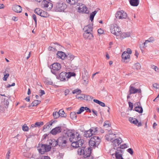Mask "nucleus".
<instances>
[{
    "mask_svg": "<svg viewBox=\"0 0 159 159\" xmlns=\"http://www.w3.org/2000/svg\"><path fill=\"white\" fill-rule=\"evenodd\" d=\"M66 134L69 137V140L71 142V146L77 148L81 147L84 143V141L81 139V135L79 133H73L70 131L67 132Z\"/></svg>",
    "mask_w": 159,
    "mask_h": 159,
    "instance_id": "obj_1",
    "label": "nucleus"
},
{
    "mask_svg": "<svg viewBox=\"0 0 159 159\" xmlns=\"http://www.w3.org/2000/svg\"><path fill=\"white\" fill-rule=\"evenodd\" d=\"M100 142V139L99 137L94 136L92 137L89 141V146L91 147H98Z\"/></svg>",
    "mask_w": 159,
    "mask_h": 159,
    "instance_id": "obj_2",
    "label": "nucleus"
},
{
    "mask_svg": "<svg viewBox=\"0 0 159 159\" xmlns=\"http://www.w3.org/2000/svg\"><path fill=\"white\" fill-rule=\"evenodd\" d=\"M110 30L111 33L119 37L120 34L121 30L120 27L116 24H112L110 26Z\"/></svg>",
    "mask_w": 159,
    "mask_h": 159,
    "instance_id": "obj_3",
    "label": "nucleus"
},
{
    "mask_svg": "<svg viewBox=\"0 0 159 159\" xmlns=\"http://www.w3.org/2000/svg\"><path fill=\"white\" fill-rule=\"evenodd\" d=\"M67 6L65 3L63 2L57 3L54 7L55 11L62 12L66 8Z\"/></svg>",
    "mask_w": 159,
    "mask_h": 159,
    "instance_id": "obj_4",
    "label": "nucleus"
},
{
    "mask_svg": "<svg viewBox=\"0 0 159 159\" xmlns=\"http://www.w3.org/2000/svg\"><path fill=\"white\" fill-rule=\"evenodd\" d=\"M127 14L124 11H118L115 14V16L119 19H125L127 17Z\"/></svg>",
    "mask_w": 159,
    "mask_h": 159,
    "instance_id": "obj_5",
    "label": "nucleus"
},
{
    "mask_svg": "<svg viewBox=\"0 0 159 159\" xmlns=\"http://www.w3.org/2000/svg\"><path fill=\"white\" fill-rule=\"evenodd\" d=\"M67 139L65 137H60L57 139L58 145L60 146L65 147L66 145Z\"/></svg>",
    "mask_w": 159,
    "mask_h": 159,
    "instance_id": "obj_6",
    "label": "nucleus"
},
{
    "mask_svg": "<svg viewBox=\"0 0 159 159\" xmlns=\"http://www.w3.org/2000/svg\"><path fill=\"white\" fill-rule=\"evenodd\" d=\"M52 69L51 72L53 74H55L56 72L59 70L61 68V66L58 63H54L52 65Z\"/></svg>",
    "mask_w": 159,
    "mask_h": 159,
    "instance_id": "obj_7",
    "label": "nucleus"
},
{
    "mask_svg": "<svg viewBox=\"0 0 159 159\" xmlns=\"http://www.w3.org/2000/svg\"><path fill=\"white\" fill-rule=\"evenodd\" d=\"M130 55L126 51H124L122 55V61L125 63H127L129 61Z\"/></svg>",
    "mask_w": 159,
    "mask_h": 159,
    "instance_id": "obj_8",
    "label": "nucleus"
},
{
    "mask_svg": "<svg viewBox=\"0 0 159 159\" xmlns=\"http://www.w3.org/2000/svg\"><path fill=\"white\" fill-rule=\"evenodd\" d=\"M42 5L43 7L46 8L48 10H51L53 7L52 3L46 0H43L42 2Z\"/></svg>",
    "mask_w": 159,
    "mask_h": 159,
    "instance_id": "obj_9",
    "label": "nucleus"
},
{
    "mask_svg": "<svg viewBox=\"0 0 159 159\" xmlns=\"http://www.w3.org/2000/svg\"><path fill=\"white\" fill-rule=\"evenodd\" d=\"M91 153V150L89 147L87 148H84L83 155L84 158H86L90 156Z\"/></svg>",
    "mask_w": 159,
    "mask_h": 159,
    "instance_id": "obj_10",
    "label": "nucleus"
},
{
    "mask_svg": "<svg viewBox=\"0 0 159 159\" xmlns=\"http://www.w3.org/2000/svg\"><path fill=\"white\" fill-rule=\"evenodd\" d=\"M141 90L140 89H136L132 86L131 84L129 87V94L131 95L132 94H134L137 93H140Z\"/></svg>",
    "mask_w": 159,
    "mask_h": 159,
    "instance_id": "obj_11",
    "label": "nucleus"
},
{
    "mask_svg": "<svg viewBox=\"0 0 159 159\" xmlns=\"http://www.w3.org/2000/svg\"><path fill=\"white\" fill-rule=\"evenodd\" d=\"M121 142L122 139L120 138L115 139L112 141V144L114 147L119 146Z\"/></svg>",
    "mask_w": 159,
    "mask_h": 159,
    "instance_id": "obj_12",
    "label": "nucleus"
},
{
    "mask_svg": "<svg viewBox=\"0 0 159 159\" xmlns=\"http://www.w3.org/2000/svg\"><path fill=\"white\" fill-rule=\"evenodd\" d=\"M140 103L139 102H137L134 104L135 107L134 110L135 111L141 113L143 112V109L141 107L139 106Z\"/></svg>",
    "mask_w": 159,
    "mask_h": 159,
    "instance_id": "obj_13",
    "label": "nucleus"
},
{
    "mask_svg": "<svg viewBox=\"0 0 159 159\" xmlns=\"http://www.w3.org/2000/svg\"><path fill=\"white\" fill-rule=\"evenodd\" d=\"M83 36L84 37L85 39H91L93 38V35L91 32H89L84 31Z\"/></svg>",
    "mask_w": 159,
    "mask_h": 159,
    "instance_id": "obj_14",
    "label": "nucleus"
},
{
    "mask_svg": "<svg viewBox=\"0 0 159 159\" xmlns=\"http://www.w3.org/2000/svg\"><path fill=\"white\" fill-rule=\"evenodd\" d=\"M62 131V129L61 127H56L53 129L51 131V133L52 135H55L57 134L60 133Z\"/></svg>",
    "mask_w": 159,
    "mask_h": 159,
    "instance_id": "obj_15",
    "label": "nucleus"
},
{
    "mask_svg": "<svg viewBox=\"0 0 159 159\" xmlns=\"http://www.w3.org/2000/svg\"><path fill=\"white\" fill-rule=\"evenodd\" d=\"M12 10L15 12L17 13H20L22 11L21 7L18 5H14L12 7Z\"/></svg>",
    "mask_w": 159,
    "mask_h": 159,
    "instance_id": "obj_16",
    "label": "nucleus"
},
{
    "mask_svg": "<svg viewBox=\"0 0 159 159\" xmlns=\"http://www.w3.org/2000/svg\"><path fill=\"white\" fill-rule=\"evenodd\" d=\"M38 150L40 153L42 154H44L46 152L44 144H39Z\"/></svg>",
    "mask_w": 159,
    "mask_h": 159,
    "instance_id": "obj_17",
    "label": "nucleus"
},
{
    "mask_svg": "<svg viewBox=\"0 0 159 159\" xmlns=\"http://www.w3.org/2000/svg\"><path fill=\"white\" fill-rule=\"evenodd\" d=\"M130 35V33L129 32H124L122 33L120 31V34L119 37H117V38H122L124 39L126 37H128Z\"/></svg>",
    "mask_w": 159,
    "mask_h": 159,
    "instance_id": "obj_18",
    "label": "nucleus"
},
{
    "mask_svg": "<svg viewBox=\"0 0 159 159\" xmlns=\"http://www.w3.org/2000/svg\"><path fill=\"white\" fill-rule=\"evenodd\" d=\"M79 4V5L80 6V7H78V10H79L80 12H84L85 13H87V8L84 5H80V3Z\"/></svg>",
    "mask_w": 159,
    "mask_h": 159,
    "instance_id": "obj_19",
    "label": "nucleus"
},
{
    "mask_svg": "<svg viewBox=\"0 0 159 159\" xmlns=\"http://www.w3.org/2000/svg\"><path fill=\"white\" fill-rule=\"evenodd\" d=\"M67 76V73L65 72H62L59 75V78L61 81H64L66 80V78L68 79Z\"/></svg>",
    "mask_w": 159,
    "mask_h": 159,
    "instance_id": "obj_20",
    "label": "nucleus"
},
{
    "mask_svg": "<svg viewBox=\"0 0 159 159\" xmlns=\"http://www.w3.org/2000/svg\"><path fill=\"white\" fill-rule=\"evenodd\" d=\"M149 43V40L148 39L146 40L144 43H142L141 44H139L140 48L142 52L143 49L145 48L148 46Z\"/></svg>",
    "mask_w": 159,
    "mask_h": 159,
    "instance_id": "obj_21",
    "label": "nucleus"
},
{
    "mask_svg": "<svg viewBox=\"0 0 159 159\" xmlns=\"http://www.w3.org/2000/svg\"><path fill=\"white\" fill-rule=\"evenodd\" d=\"M57 55L58 57L62 59H64L66 57L65 53L61 51L58 52Z\"/></svg>",
    "mask_w": 159,
    "mask_h": 159,
    "instance_id": "obj_22",
    "label": "nucleus"
},
{
    "mask_svg": "<svg viewBox=\"0 0 159 159\" xmlns=\"http://www.w3.org/2000/svg\"><path fill=\"white\" fill-rule=\"evenodd\" d=\"M115 135L113 133L106 134L105 136L106 139L108 141H111L114 137Z\"/></svg>",
    "mask_w": 159,
    "mask_h": 159,
    "instance_id": "obj_23",
    "label": "nucleus"
},
{
    "mask_svg": "<svg viewBox=\"0 0 159 159\" xmlns=\"http://www.w3.org/2000/svg\"><path fill=\"white\" fill-rule=\"evenodd\" d=\"M130 5L133 6H137L139 4V0H129Z\"/></svg>",
    "mask_w": 159,
    "mask_h": 159,
    "instance_id": "obj_24",
    "label": "nucleus"
},
{
    "mask_svg": "<svg viewBox=\"0 0 159 159\" xmlns=\"http://www.w3.org/2000/svg\"><path fill=\"white\" fill-rule=\"evenodd\" d=\"M93 135L92 133L91 132V130L89 129L84 132V136L85 137L88 138L91 137Z\"/></svg>",
    "mask_w": 159,
    "mask_h": 159,
    "instance_id": "obj_25",
    "label": "nucleus"
},
{
    "mask_svg": "<svg viewBox=\"0 0 159 159\" xmlns=\"http://www.w3.org/2000/svg\"><path fill=\"white\" fill-rule=\"evenodd\" d=\"M83 30H85L84 31L91 32L92 31L93 28L91 25H89L84 27Z\"/></svg>",
    "mask_w": 159,
    "mask_h": 159,
    "instance_id": "obj_26",
    "label": "nucleus"
},
{
    "mask_svg": "<svg viewBox=\"0 0 159 159\" xmlns=\"http://www.w3.org/2000/svg\"><path fill=\"white\" fill-rule=\"evenodd\" d=\"M49 144L52 146V147H54L56 146L57 145H58V141L55 140V139L51 140V142H49Z\"/></svg>",
    "mask_w": 159,
    "mask_h": 159,
    "instance_id": "obj_27",
    "label": "nucleus"
},
{
    "mask_svg": "<svg viewBox=\"0 0 159 159\" xmlns=\"http://www.w3.org/2000/svg\"><path fill=\"white\" fill-rule=\"evenodd\" d=\"M66 1L67 3L71 5H75L77 4L78 0H66Z\"/></svg>",
    "mask_w": 159,
    "mask_h": 159,
    "instance_id": "obj_28",
    "label": "nucleus"
},
{
    "mask_svg": "<svg viewBox=\"0 0 159 159\" xmlns=\"http://www.w3.org/2000/svg\"><path fill=\"white\" fill-rule=\"evenodd\" d=\"M131 123L133 124L138 127L142 125V124L140 122H139L138 120L135 118V120H134L133 121L130 122Z\"/></svg>",
    "mask_w": 159,
    "mask_h": 159,
    "instance_id": "obj_29",
    "label": "nucleus"
},
{
    "mask_svg": "<svg viewBox=\"0 0 159 159\" xmlns=\"http://www.w3.org/2000/svg\"><path fill=\"white\" fill-rule=\"evenodd\" d=\"M97 13V11H95L90 14V19L91 21H92L93 20L94 17Z\"/></svg>",
    "mask_w": 159,
    "mask_h": 159,
    "instance_id": "obj_30",
    "label": "nucleus"
},
{
    "mask_svg": "<svg viewBox=\"0 0 159 159\" xmlns=\"http://www.w3.org/2000/svg\"><path fill=\"white\" fill-rule=\"evenodd\" d=\"M133 67L134 69L139 70L140 69L141 66L139 63H138L134 64L133 66Z\"/></svg>",
    "mask_w": 159,
    "mask_h": 159,
    "instance_id": "obj_31",
    "label": "nucleus"
},
{
    "mask_svg": "<svg viewBox=\"0 0 159 159\" xmlns=\"http://www.w3.org/2000/svg\"><path fill=\"white\" fill-rule=\"evenodd\" d=\"M40 102V101L38 100H34L32 103H31V105L32 107L36 106Z\"/></svg>",
    "mask_w": 159,
    "mask_h": 159,
    "instance_id": "obj_32",
    "label": "nucleus"
},
{
    "mask_svg": "<svg viewBox=\"0 0 159 159\" xmlns=\"http://www.w3.org/2000/svg\"><path fill=\"white\" fill-rule=\"evenodd\" d=\"M93 134H95L97 133L98 131L97 127H93L92 129H90Z\"/></svg>",
    "mask_w": 159,
    "mask_h": 159,
    "instance_id": "obj_33",
    "label": "nucleus"
},
{
    "mask_svg": "<svg viewBox=\"0 0 159 159\" xmlns=\"http://www.w3.org/2000/svg\"><path fill=\"white\" fill-rule=\"evenodd\" d=\"M93 98L92 97L90 96L89 95H85V98H84V100L87 101H91Z\"/></svg>",
    "mask_w": 159,
    "mask_h": 159,
    "instance_id": "obj_34",
    "label": "nucleus"
},
{
    "mask_svg": "<svg viewBox=\"0 0 159 159\" xmlns=\"http://www.w3.org/2000/svg\"><path fill=\"white\" fill-rule=\"evenodd\" d=\"M48 16V14L47 12L42 11L40 16L43 17H46Z\"/></svg>",
    "mask_w": 159,
    "mask_h": 159,
    "instance_id": "obj_35",
    "label": "nucleus"
},
{
    "mask_svg": "<svg viewBox=\"0 0 159 159\" xmlns=\"http://www.w3.org/2000/svg\"><path fill=\"white\" fill-rule=\"evenodd\" d=\"M4 76L3 78V80L4 81H6L7 78L9 77V75L8 73H6V71H5L3 72Z\"/></svg>",
    "mask_w": 159,
    "mask_h": 159,
    "instance_id": "obj_36",
    "label": "nucleus"
},
{
    "mask_svg": "<svg viewBox=\"0 0 159 159\" xmlns=\"http://www.w3.org/2000/svg\"><path fill=\"white\" fill-rule=\"evenodd\" d=\"M42 11V10H40L39 8H36L34 12L35 13L40 16Z\"/></svg>",
    "mask_w": 159,
    "mask_h": 159,
    "instance_id": "obj_37",
    "label": "nucleus"
},
{
    "mask_svg": "<svg viewBox=\"0 0 159 159\" xmlns=\"http://www.w3.org/2000/svg\"><path fill=\"white\" fill-rule=\"evenodd\" d=\"M29 128L26 124H24L22 126V130L25 131H28L29 130Z\"/></svg>",
    "mask_w": 159,
    "mask_h": 159,
    "instance_id": "obj_38",
    "label": "nucleus"
},
{
    "mask_svg": "<svg viewBox=\"0 0 159 159\" xmlns=\"http://www.w3.org/2000/svg\"><path fill=\"white\" fill-rule=\"evenodd\" d=\"M53 115L54 119H56L59 117V112H53Z\"/></svg>",
    "mask_w": 159,
    "mask_h": 159,
    "instance_id": "obj_39",
    "label": "nucleus"
},
{
    "mask_svg": "<svg viewBox=\"0 0 159 159\" xmlns=\"http://www.w3.org/2000/svg\"><path fill=\"white\" fill-rule=\"evenodd\" d=\"M116 159H124L122 157V154H118V152L117 154H115Z\"/></svg>",
    "mask_w": 159,
    "mask_h": 159,
    "instance_id": "obj_40",
    "label": "nucleus"
},
{
    "mask_svg": "<svg viewBox=\"0 0 159 159\" xmlns=\"http://www.w3.org/2000/svg\"><path fill=\"white\" fill-rule=\"evenodd\" d=\"M84 148H83V147L82 148H79L78 149V152L79 154L80 155L82 154L83 155Z\"/></svg>",
    "mask_w": 159,
    "mask_h": 159,
    "instance_id": "obj_41",
    "label": "nucleus"
},
{
    "mask_svg": "<svg viewBox=\"0 0 159 159\" xmlns=\"http://www.w3.org/2000/svg\"><path fill=\"white\" fill-rule=\"evenodd\" d=\"M36 127H40L43 125V122H37L35 123Z\"/></svg>",
    "mask_w": 159,
    "mask_h": 159,
    "instance_id": "obj_42",
    "label": "nucleus"
},
{
    "mask_svg": "<svg viewBox=\"0 0 159 159\" xmlns=\"http://www.w3.org/2000/svg\"><path fill=\"white\" fill-rule=\"evenodd\" d=\"M122 151L121 150V148L120 147H117V148L115 151V154H117L118 152V154H120L122 153Z\"/></svg>",
    "mask_w": 159,
    "mask_h": 159,
    "instance_id": "obj_43",
    "label": "nucleus"
},
{
    "mask_svg": "<svg viewBox=\"0 0 159 159\" xmlns=\"http://www.w3.org/2000/svg\"><path fill=\"white\" fill-rule=\"evenodd\" d=\"M81 91L79 89H75L72 91V93L73 94L76 93L78 94H79L80 93H81Z\"/></svg>",
    "mask_w": 159,
    "mask_h": 159,
    "instance_id": "obj_44",
    "label": "nucleus"
},
{
    "mask_svg": "<svg viewBox=\"0 0 159 159\" xmlns=\"http://www.w3.org/2000/svg\"><path fill=\"white\" fill-rule=\"evenodd\" d=\"M45 146V148L46 150V152H48L50 151L51 149V147L50 145H47V144H44Z\"/></svg>",
    "mask_w": 159,
    "mask_h": 159,
    "instance_id": "obj_45",
    "label": "nucleus"
},
{
    "mask_svg": "<svg viewBox=\"0 0 159 159\" xmlns=\"http://www.w3.org/2000/svg\"><path fill=\"white\" fill-rule=\"evenodd\" d=\"M75 75V74L74 73L69 72L67 73V77L68 78H70L71 76H74Z\"/></svg>",
    "mask_w": 159,
    "mask_h": 159,
    "instance_id": "obj_46",
    "label": "nucleus"
},
{
    "mask_svg": "<svg viewBox=\"0 0 159 159\" xmlns=\"http://www.w3.org/2000/svg\"><path fill=\"white\" fill-rule=\"evenodd\" d=\"M50 129V126L47 125V124L46 125H44L43 127V130L45 131H46Z\"/></svg>",
    "mask_w": 159,
    "mask_h": 159,
    "instance_id": "obj_47",
    "label": "nucleus"
},
{
    "mask_svg": "<svg viewBox=\"0 0 159 159\" xmlns=\"http://www.w3.org/2000/svg\"><path fill=\"white\" fill-rule=\"evenodd\" d=\"M151 67L152 69H154L156 72H159V69L157 66L154 65H152L151 66Z\"/></svg>",
    "mask_w": 159,
    "mask_h": 159,
    "instance_id": "obj_48",
    "label": "nucleus"
},
{
    "mask_svg": "<svg viewBox=\"0 0 159 159\" xmlns=\"http://www.w3.org/2000/svg\"><path fill=\"white\" fill-rule=\"evenodd\" d=\"M70 117L71 119H75L76 117V115L75 112H71L70 114Z\"/></svg>",
    "mask_w": 159,
    "mask_h": 159,
    "instance_id": "obj_49",
    "label": "nucleus"
},
{
    "mask_svg": "<svg viewBox=\"0 0 159 159\" xmlns=\"http://www.w3.org/2000/svg\"><path fill=\"white\" fill-rule=\"evenodd\" d=\"M59 116H61V117H64V114H65V112L62 109L60 110L59 112Z\"/></svg>",
    "mask_w": 159,
    "mask_h": 159,
    "instance_id": "obj_50",
    "label": "nucleus"
},
{
    "mask_svg": "<svg viewBox=\"0 0 159 159\" xmlns=\"http://www.w3.org/2000/svg\"><path fill=\"white\" fill-rule=\"evenodd\" d=\"M116 149L115 148H114L110 150V153L112 156H113L114 155V154H115V151H116Z\"/></svg>",
    "mask_w": 159,
    "mask_h": 159,
    "instance_id": "obj_51",
    "label": "nucleus"
},
{
    "mask_svg": "<svg viewBox=\"0 0 159 159\" xmlns=\"http://www.w3.org/2000/svg\"><path fill=\"white\" fill-rule=\"evenodd\" d=\"M103 126H107V127L110 126V122L108 121H105L104 123Z\"/></svg>",
    "mask_w": 159,
    "mask_h": 159,
    "instance_id": "obj_52",
    "label": "nucleus"
},
{
    "mask_svg": "<svg viewBox=\"0 0 159 159\" xmlns=\"http://www.w3.org/2000/svg\"><path fill=\"white\" fill-rule=\"evenodd\" d=\"M120 147L121 149H125L127 147V145L126 144H124L121 145H120Z\"/></svg>",
    "mask_w": 159,
    "mask_h": 159,
    "instance_id": "obj_53",
    "label": "nucleus"
},
{
    "mask_svg": "<svg viewBox=\"0 0 159 159\" xmlns=\"http://www.w3.org/2000/svg\"><path fill=\"white\" fill-rule=\"evenodd\" d=\"M129 104V107L130 108V110H131L132 109L133 107V103L131 102H128Z\"/></svg>",
    "mask_w": 159,
    "mask_h": 159,
    "instance_id": "obj_54",
    "label": "nucleus"
},
{
    "mask_svg": "<svg viewBox=\"0 0 159 159\" xmlns=\"http://www.w3.org/2000/svg\"><path fill=\"white\" fill-rule=\"evenodd\" d=\"M127 152H129L130 154L132 155L133 153V151L132 149L129 148L127 150Z\"/></svg>",
    "mask_w": 159,
    "mask_h": 159,
    "instance_id": "obj_55",
    "label": "nucleus"
},
{
    "mask_svg": "<svg viewBox=\"0 0 159 159\" xmlns=\"http://www.w3.org/2000/svg\"><path fill=\"white\" fill-rule=\"evenodd\" d=\"M153 86L154 88L156 89H159V84L157 83H155L153 84Z\"/></svg>",
    "mask_w": 159,
    "mask_h": 159,
    "instance_id": "obj_56",
    "label": "nucleus"
},
{
    "mask_svg": "<svg viewBox=\"0 0 159 159\" xmlns=\"http://www.w3.org/2000/svg\"><path fill=\"white\" fill-rule=\"evenodd\" d=\"M40 92L39 93V95L40 97L42 96L43 95L45 94V93L44 90H40Z\"/></svg>",
    "mask_w": 159,
    "mask_h": 159,
    "instance_id": "obj_57",
    "label": "nucleus"
},
{
    "mask_svg": "<svg viewBox=\"0 0 159 159\" xmlns=\"http://www.w3.org/2000/svg\"><path fill=\"white\" fill-rule=\"evenodd\" d=\"M103 30L101 29H99L98 30V33L100 34H102L103 33Z\"/></svg>",
    "mask_w": 159,
    "mask_h": 159,
    "instance_id": "obj_58",
    "label": "nucleus"
},
{
    "mask_svg": "<svg viewBox=\"0 0 159 159\" xmlns=\"http://www.w3.org/2000/svg\"><path fill=\"white\" fill-rule=\"evenodd\" d=\"M10 152L9 150L8 151V152H7L6 156V158L7 159H9L10 158Z\"/></svg>",
    "mask_w": 159,
    "mask_h": 159,
    "instance_id": "obj_59",
    "label": "nucleus"
},
{
    "mask_svg": "<svg viewBox=\"0 0 159 159\" xmlns=\"http://www.w3.org/2000/svg\"><path fill=\"white\" fill-rule=\"evenodd\" d=\"M32 17L33 18V19L34 20L35 24L36 25L37 24V20H36V15L35 14L33 15Z\"/></svg>",
    "mask_w": 159,
    "mask_h": 159,
    "instance_id": "obj_60",
    "label": "nucleus"
},
{
    "mask_svg": "<svg viewBox=\"0 0 159 159\" xmlns=\"http://www.w3.org/2000/svg\"><path fill=\"white\" fill-rule=\"evenodd\" d=\"M41 159H50V157L47 156H42L41 157Z\"/></svg>",
    "mask_w": 159,
    "mask_h": 159,
    "instance_id": "obj_61",
    "label": "nucleus"
},
{
    "mask_svg": "<svg viewBox=\"0 0 159 159\" xmlns=\"http://www.w3.org/2000/svg\"><path fill=\"white\" fill-rule=\"evenodd\" d=\"M85 95L84 94H81L80 97V99H82L83 100H84V98H85Z\"/></svg>",
    "mask_w": 159,
    "mask_h": 159,
    "instance_id": "obj_62",
    "label": "nucleus"
},
{
    "mask_svg": "<svg viewBox=\"0 0 159 159\" xmlns=\"http://www.w3.org/2000/svg\"><path fill=\"white\" fill-rule=\"evenodd\" d=\"M70 92V91L69 89H66L65 91V96H67V95H68Z\"/></svg>",
    "mask_w": 159,
    "mask_h": 159,
    "instance_id": "obj_63",
    "label": "nucleus"
},
{
    "mask_svg": "<svg viewBox=\"0 0 159 159\" xmlns=\"http://www.w3.org/2000/svg\"><path fill=\"white\" fill-rule=\"evenodd\" d=\"M126 52L128 53L129 54H131L132 53V51L131 49L129 48H128L127 49Z\"/></svg>",
    "mask_w": 159,
    "mask_h": 159,
    "instance_id": "obj_64",
    "label": "nucleus"
}]
</instances>
